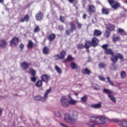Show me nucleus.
I'll return each mask as SVG.
<instances>
[{
  "label": "nucleus",
  "instance_id": "nucleus-1",
  "mask_svg": "<svg viewBox=\"0 0 127 127\" xmlns=\"http://www.w3.org/2000/svg\"><path fill=\"white\" fill-rule=\"evenodd\" d=\"M79 113L77 111H73L72 113V116L70 114H65L64 115V120L66 123L68 121H70L73 124H76L77 120H78V116Z\"/></svg>",
  "mask_w": 127,
  "mask_h": 127
},
{
  "label": "nucleus",
  "instance_id": "nucleus-2",
  "mask_svg": "<svg viewBox=\"0 0 127 127\" xmlns=\"http://www.w3.org/2000/svg\"><path fill=\"white\" fill-rule=\"evenodd\" d=\"M124 56L121 53H117L116 56L114 55L112 57H111L110 59L112 62L113 63L112 64V66H115V64L116 63H117V62H118L119 59L120 60H124Z\"/></svg>",
  "mask_w": 127,
  "mask_h": 127
},
{
  "label": "nucleus",
  "instance_id": "nucleus-3",
  "mask_svg": "<svg viewBox=\"0 0 127 127\" xmlns=\"http://www.w3.org/2000/svg\"><path fill=\"white\" fill-rule=\"evenodd\" d=\"M109 44H104L102 46V49L104 50V53L106 55H111V57L114 56L115 52L112 49H108Z\"/></svg>",
  "mask_w": 127,
  "mask_h": 127
},
{
  "label": "nucleus",
  "instance_id": "nucleus-4",
  "mask_svg": "<svg viewBox=\"0 0 127 127\" xmlns=\"http://www.w3.org/2000/svg\"><path fill=\"white\" fill-rule=\"evenodd\" d=\"M108 3H109L110 6L113 9H118L119 7H121V4L119 2H117V1L114 0H108Z\"/></svg>",
  "mask_w": 127,
  "mask_h": 127
},
{
  "label": "nucleus",
  "instance_id": "nucleus-5",
  "mask_svg": "<svg viewBox=\"0 0 127 127\" xmlns=\"http://www.w3.org/2000/svg\"><path fill=\"white\" fill-rule=\"evenodd\" d=\"M87 126L90 127H95L96 125H98V118L92 117L90 118V120L87 123Z\"/></svg>",
  "mask_w": 127,
  "mask_h": 127
},
{
  "label": "nucleus",
  "instance_id": "nucleus-6",
  "mask_svg": "<svg viewBox=\"0 0 127 127\" xmlns=\"http://www.w3.org/2000/svg\"><path fill=\"white\" fill-rule=\"evenodd\" d=\"M61 105L64 108L69 107V101L66 99V96H63L61 99Z\"/></svg>",
  "mask_w": 127,
  "mask_h": 127
},
{
  "label": "nucleus",
  "instance_id": "nucleus-7",
  "mask_svg": "<svg viewBox=\"0 0 127 127\" xmlns=\"http://www.w3.org/2000/svg\"><path fill=\"white\" fill-rule=\"evenodd\" d=\"M70 28L68 29V31L67 30L66 32H73L77 29V27L76 24H75V22L74 21H71L69 22Z\"/></svg>",
  "mask_w": 127,
  "mask_h": 127
},
{
  "label": "nucleus",
  "instance_id": "nucleus-8",
  "mask_svg": "<svg viewBox=\"0 0 127 127\" xmlns=\"http://www.w3.org/2000/svg\"><path fill=\"white\" fill-rule=\"evenodd\" d=\"M87 9L89 14H92V13L96 12V7L94 5H88Z\"/></svg>",
  "mask_w": 127,
  "mask_h": 127
},
{
  "label": "nucleus",
  "instance_id": "nucleus-9",
  "mask_svg": "<svg viewBox=\"0 0 127 127\" xmlns=\"http://www.w3.org/2000/svg\"><path fill=\"white\" fill-rule=\"evenodd\" d=\"M18 42H19V40L18 38L14 37L10 41V44L12 47H14L15 46H16L17 44H18Z\"/></svg>",
  "mask_w": 127,
  "mask_h": 127
},
{
  "label": "nucleus",
  "instance_id": "nucleus-10",
  "mask_svg": "<svg viewBox=\"0 0 127 127\" xmlns=\"http://www.w3.org/2000/svg\"><path fill=\"white\" fill-rule=\"evenodd\" d=\"M107 118L104 116H101L98 118V125H105L106 124Z\"/></svg>",
  "mask_w": 127,
  "mask_h": 127
},
{
  "label": "nucleus",
  "instance_id": "nucleus-11",
  "mask_svg": "<svg viewBox=\"0 0 127 127\" xmlns=\"http://www.w3.org/2000/svg\"><path fill=\"white\" fill-rule=\"evenodd\" d=\"M41 79L43 82H45V83H47L50 80V76L47 74H43L41 76Z\"/></svg>",
  "mask_w": 127,
  "mask_h": 127
},
{
  "label": "nucleus",
  "instance_id": "nucleus-12",
  "mask_svg": "<svg viewBox=\"0 0 127 127\" xmlns=\"http://www.w3.org/2000/svg\"><path fill=\"white\" fill-rule=\"evenodd\" d=\"M91 45L93 47H96L99 44V40L96 37H94L91 40Z\"/></svg>",
  "mask_w": 127,
  "mask_h": 127
},
{
  "label": "nucleus",
  "instance_id": "nucleus-13",
  "mask_svg": "<svg viewBox=\"0 0 127 127\" xmlns=\"http://www.w3.org/2000/svg\"><path fill=\"white\" fill-rule=\"evenodd\" d=\"M43 14L41 11H39L38 13L36 15V20H42L44 17Z\"/></svg>",
  "mask_w": 127,
  "mask_h": 127
},
{
  "label": "nucleus",
  "instance_id": "nucleus-14",
  "mask_svg": "<svg viewBox=\"0 0 127 127\" xmlns=\"http://www.w3.org/2000/svg\"><path fill=\"white\" fill-rule=\"evenodd\" d=\"M106 28L108 31H114L116 29V26L112 24H108L106 26Z\"/></svg>",
  "mask_w": 127,
  "mask_h": 127
},
{
  "label": "nucleus",
  "instance_id": "nucleus-15",
  "mask_svg": "<svg viewBox=\"0 0 127 127\" xmlns=\"http://www.w3.org/2000/svg\"><path fill=\"white\" fill-rule=\"evenodd\" d=\"M51 92V88H49V89L47 90L45 93L44 96L42 99V102H45L46 101V99L48 97V94Z\"/></svg>",
  "mask_w": 127,
  "mask_h": 127
},
{
  "label": "nucleus",
  "instance_id": "nucleus-16",
  "mask_svg": "<svg viewBox=\"0 0 127 127\" xmlns=\"http://www.w3.org/2000/svg\"><path fill=\"white\" fill-rule=\"evenodd\" d=\"M29 19H30L29 15H28V14H26L24 16V17L21 18L20 22H24L25 21H26V22H28V21H29Z\"/></svg>",
  "mask_w": 127,
  "mask_h": 127
},
{
  "label": "nucleus",
  "instance_id": "nucleus-17",
  "mask_svg": "<svg viewBox=\"0 0 127 127\" xmlns=\"http://www.w3.org/2000/svg\"><path fill=\"white\" fill-rule=\"evenodd\" d=\"M81 73L82 74H84L85 75H90V74H92V71L89 69L88 68H85L81 70Z\"/></svg>",
  "mask_w": 127,
  "mask_h": 127
},
{
  "label": "nucleus",
  "instance_id": "nucleus-18",
  "mask_svg": "<svg viewBox=\"0 0 127 127\" xmlns=\"http://www.w3.org/2000/svg\"><path fill=\"white\" fill-rule=\"evenodd\" d=\"M55 38H56V35L55 34H50L48 36V39L50 42L53 41Z\"/></svg>",
  "mask_w": 127,
  "mask_h": 127
},
{
  "label": "nucleus",
  "instance_id": "nucleus-19",
  "mask_svg": "<svg viewBox=\"0 0 127 127\" xmlns=\"http://www.w3.org/2000/svg\"><path fill=\"white\" fill-rule=\"evenodd\" d=\"M90 107L93 109H100V108H102V103H99L98 104H93L91 105Z\"/></svg>",
  "mask_w": 127,
  "mask_h": 127
},
{
  "label": "nucleus",
  "instance_id": "nucleus-20",
  "mask_svg": "<svg viewBox=\"0 0 127 127\" xmlns=\"http://www.w3.org/2000/svg\"><path fill=\"white\" fill-rule=\"evenodd\" d=\"M91 46H92V44L91 43V41H86L85 43V45H84L85 48L86 49H89V48H90V47H91Z\"/></svg>",
  "mask_w": 127,
  "mask_h": 127
},
{
  "label": "nucleus",
  "instance_id": "nucleus-21",
  "mask_svg": "<svg viewBox=\"0 0 127 127\" xmlns=\"http://www.w3.org/2000/svg\"><path fill=\"white\" fill-rule=\"evenodd\" d=\"M6 46V42L4 40H0V47L1 48H5V47Z\"/></svg>",
  "mask_w": 127,
  "mask_h": 127
},
{
  "label": "nucleus",
  "instance_id": "nucleus-22",
  "mask_svg": "<svg viewBox=\"0 0 127 127\" xmlns=\"http://www.w3.org/2000/svg\"><path fill=\"white\" fill-rule=\"evenodd\" d=\"M73 57H72V56L69 55L68 56L67 59L66 60H64L63 61L64 63H66V62H71L73 60Z\"/></svg>",
  "mask_w": 127,
  "mask_h": 127
},
{
  "label": "nucleus",
  "instance_id": "nucleus-23",
  "mask_svg": "<svg viewBox=\"0 0 127 127\" xmlns=\"http://www.w3.org/2000/svg\"><path fill=\"white\" fill-rule=\"evenodd\" d=\"M108 97L110 99V100H111L113 103H114L115 104L117 103V99H116V97L114 96V95L112 94H108Z\"/></svg>",
  "mask_w": 127,
  "mask_h": 127
},
{
  "label": "nucleus",
  "instance_id": "nucleus-24",
  "mask_svg": "<svg viewBox=\"0 0 127 127\" xmlns=\"http://www.w3.org/2000/svg\"><path fill=\"white\" fill-rule=\"evenodd\" d=\"M43 53L47 55L49 53V48L47 47H44L43 49Z\"/></svg>",
  "mask_w": 127,
  "mask_h": 127
},
{
  "label": "nucleus",
  "instance_id": "nucleus-25",
  "mask_svg": "<svg viewBox=\"0 0 127 127\" xmlns=\"http://www.w3.org/2000/svg\"><path fill=\"white\" fill-rule=\"evenodd\" d=\"M29 73L31 74V75H32V76H36V71H35V70H34L33 68H30L29 69Z\"/></svg>",
  "mask_w": 127,
  "mask_h": 127
},
{
  "label": "nucleus",
  "instance_id": "nucleus-26",
  "mask_svg": "<svg viewBox=\"0 0 127 127\" xmlns=\"http://www.w3.org/2000/svg\"><path fill=\"white\" fill-rule=\"evenodd\" d=\"M21 66L23 70H26L28 69V64L25 62H23L21 64Z\"/></svg>",
  "mask_w": 127,
  "mask_h": 127
},
{
  "label": "nucleus",
  "instance_id": "nucleus-27",
  "mask_svg": "<svg viewBox=\"0 0 127 127\" xmlns=\"http://www.w3.org/2000/svg\"><path fill=\"white\" fill-rule=\"evenodd\" d=\"M66 55V52H65V51H62L60 53V56L61 59H64V58L65 57V56Z\"/></svg>",
  "mask_w": 127,
  "mask_h": 127
},
{
  "label": "nucleus",
  "instance_id": "nucleus-28",
  "mask_svg": "<svg viewBox=\"0 0 127 127\" xmlns=\"http://www.w3.org/2000/svg\"><path fill=\"white\" fill-rule=\"evenodd\" d=\"M120 75L122 79H126L127 78V72L125 71H121Z\"/></svg>",
  "mask_w": 127,
  "mask_h": 127
},
{
  "label": "nucleus",
  "instance_id": "nucleus-29",
  "mask_svg": "<svg viewBox=\"0 0 127 127\" xmlns=\"http://www.w3.org/2000/svg\"><path fill=\"white\" fill-rule=\"evenodd\" d=\"M70 67L72 70H75L77 68V64L74 62H71L70 64Z\"/></svg>",
  "mask_w": 127,
  "mask_h": 127
},
{
  "label": "nucleus",
  "instance_id": "nucleus-30",
  "mask_svg": "<svg viewBox=\"0 0 127 127\" xmlns=\"http://www.w3.org/2000/svg\"><path fill=\"white\" fill-rule=\"evenodd\" d=\"M55 69L57 70V72H58V74H62V70L58 65H55Z\"/></svg>",
  "mask_w": 127,
  "mask_h": 127
},
{
  "label": "nucleus",
  "instance_id": "nucleus-31",
  "mask_svg": "<svg viewBox=\"0 0 127 127\" xmlns=\"http://www.w3.org/2000/svg\"><path fill=\"white\" fill-rule=\"evenodd\" d=\"M103 92L104 93H105L106 94H109V95H111V94H114V92H113V91L112 90H110L108 89H106L105 88L103 90Z\"/></svg>",
  "mask_w": 127,
  "mask_h": 127
},
{
  "label": "nucleus",
  "instance_id": "nucleus-32",
  "mask_svg": "<svg viewBox=\"0 0 127 127\" xmlns=\"http://www.w3.org/2000/svg\"><path fill=\"white\" fill-rule=\"evenodd\" d=\"M42 99H43V97H41L40 95H37L34 97V99L35 101H40V100L42 102Z\"/></svg>",
  "mask_w": 127,
  "mask_h": 127
},
{
  "label": "nucleus",
  "instance_id": "nucleus-33",
  "mask_svg": "<svg viewBox=\"0 0 127 127\" xmlns=\"http://www.w3.org/2000/svg\"><path fill=\"white\" fill-rule=\"evenodd\" d=\"M87 99H88V96L87 95H84L81 98L80 101L82 103H85V102H87Z\"/></svg>",
  "mask_w": 127,
  "mask_h": 127
},
{
  "label": "nucleus",
  "instance_id": "nucleus-34",
  "mask_svg": "<svg viewBox=\"0 0 127 127\" xmlns=\"http://www.w3.org/2000/svg\"><path fill=\"white\" fill-rule=\"evenodd\" d=\"M76 103H77V101H76V100L72 99H70V100L68 101V106H70V104L75 105Z\"/></svg>",
  "mask_w": 127,
  "mask_h": 127
},
{
  "label": "nucleus",
  "instance_id": "nucleus-35",
  "mask_svg": "<svg viewBox=\"0 0 127 127\" xmlns=\"http://www.w3.org/2000/svg\"><path fill=\"white\" fill-rule=\"evenodd\" d=\"M40 27H39L38 25H36L34 29V32H40Z\"/></svg>",
  "mask_w": 127,
  "mask_h": 127
},
{
  "label": "nucleus",
  "instance_id": "nucleus-36",
  "mask_svg": "<svg viewBox=\"0 0 127 127\" xmlns=\"http://www.w3.org/2000/svg\"><path fill=\"white\" fill-rule=\"evenodd\" d=\"M107 66V64H104V63H100L98 64V67L100 68L101 69L103 68H105Z\"/></svg>",
  "mask_w": 127,
  "mask_h": 127
},
{
  "label": "nucleus",
  "instance_id": "nucleus-37",
  "mask_svg": "<svg viewBox=\"0 0 127 127\" xmlns=\"http://www.w3.org/2000/svg\"><path fill=\"white\" fill-rule=\"evenodd\" d=\"M116 35H114V36L113 37V41L114 42H117V41H119V40H120V39H121V38L120 37V36H117L115 37Z\"/></svg>",
  "mask_w": 127,
  "mask_h": 127
},
{
  "label": "nucleus",
  "instance_id": "nucleus-38",
  "mask_svg": "<svg viewBox=\"0 0 127 127\" xmlns=\"http://www.w3.org/2000/svg\"><path fill=\"white\" fill-rule=\"evenodd\" d=\"M36 87L40 88V87L42 86V81L38 80L36 83Z\"/></svg>",
  "mask_w": 127,
  "mask_h": 127
},
{
  "label": "nucleus",
  "instance_id": "nucleus-39",
  "mask_svg": "<svg viewBox=\"0 0 127 127\" xmlns=\"http://www.w3.org/2000/svg\"><path fill=\"white\" fill-rule=\"evenodd\" d=\"M102 13L103 14H106L108 15L109 14V11L108 10V9L105 8H103L102 9Z\"/></svg>",
  "mask_w": 127,
  "mask_h": 127
},
{
  "label": "nucleus",
  "instance_id": "nucleus-40",
  "mask_svg": "<svg viewBox=\"0 0 127 127\" xmlns=\"http://www.w3.org/2000/svg\"><path fill=\"white\" fill-rule=\"evenodd\" d=\"M28 48H32L33 47V43H32V41H29V42L27 45Z\"/></svg>",
  "mask_w": 127,
  "mask_h": 127
},
{
  "label": "nucleus",
  "instance_id": "nucleus-41",
  "mask_svg": "<svg viewBox=\"0 0 127 127\" xmlns=\"http://www.w3.org/2000/svg\"><path fill=\"white\" fill-rule=\"evenodd\" d=\"M76 23L77 26V28L78 29H81V28H82V27L83 26V25L81 23L79 22L78 21H76Z\"/></svg>",
  "mask_w": 127,
  "mask_h": 127
},
{
  "label": "nucleus",
  "instance_id": "nucleus-42",
  "mask_svg": "<svg viewBox=\"0 0 127 127\" xmlns=\"http://www.w3.org/2000/svg\"><path fill=\"white\" fill-rule=\"evenodd\" d=\"M107 81H108V83L110 84V85H111V86H115L114 82H113V81L111 80L109 77H107Z\"/></svg>",
  "mask_w": 127,
  "mask_h": 127
},
{
  "label": "nucleus",
  "instance_id": "nucleus-43",
  "mask_svg": "<svg viewBox=\"0 0 127 127\" xmlns=\"http://www.w3.org/2000/svg\"><path fill=\"white\" fill-rule=\"evenodd\" d=\"M77 47L78 49H83V48L85 47V46H84L83 44H78L77 45Z\"/></svg>",
  "mask_w": 127,
  "mask_h": 127
},
{
  "label": "nucleus",
  "instance_id": "nucleus-44",
  "mask_svg": "<svg viewBox=\"0 0 127 127\" xmlns=\"http://www.w3.org/2000/svg\"><path fill=\"white\" fill-rule=\"evenodd\" d=\"M60 20L61 21V22L64 23V22H65V17L62 16H60Z\"/></svg>",
  "mask_w": 127,
  "mask_h": 127
},
{
  "label": "nucleus",
  "instance_id": "nucleus-45",
  "mask_svg": "<svg viewBox=\"0 0 127 127\" xmlns=\"http://www.w3.org/2000/svg\"><path fill=\"white\" fill-rule=\"evenodd\" d=\"M36 76H33L32 77H31V81L32 82H36V80H37V78L35 77Z\"/></svg>",
  "mask_w": 127,
  "mask_h": 127
},
{
  "label": "nucleus",
  "instance_id": "nucleus-46",
  "mask_svg": "<svg viewBox=\"0 0 127 127\" xmlns=\"http://www.w3.org/2000/svg\"><path fill=\"white\" fill-rule=\"evenodd\" d=\"M55 116L57 117L58 118H60L61 117V114L59 112H56L55 113Z\"/></svg>",
  "mask_w": 127,
  "mask_h": 127
},
{
  "label": "nucleus",
  "instance_id": "nucleus-47",
  "mask_svg": "<svg viewBox=\"0 0 127 127\" xmlns=\"http://www.w3.org/2000/svg\"><path fill=\"white\" fill-rule=\"evenodd\" d=\"M54 57L57 60H59V59H61V57H60V55H56L54 56Z\"/></svg>",
  "mask_w": 127,
  "mask_h": 127
},
{
  "label": "nucleus",
  "instance_id": "nucleus-48",
  "mask_svg": "<svg viewBox=\"0 0 127 127\" xmlns=\"http://www.w3.org/2000/svg\"><path fill=\"white\" fill-rule=\"evenodd\" d=\"M110 35H111V33L110 32H106L104 33V36L107 38L110 37Z\"/></svg>",
  "mask_w": 127,
  "mask_h": 127
},
{
  "label": "nucleus",
  "instance_id": "nucleus-49",
  "mask_svg": "<svg viewBox=\"0 0 127 127\" xmlns=\"http://www.w3.org/2000/svg\"><path fill=\"white\" fill-rule=\"evenodd\" d=\"M102 34V32H94V36H100Z\"/></svg>",
  "mask_w": 127,
  "mask_h": 127
},
{
  "label": "nucleus",
  "instance_id": "nucleus-50",
  "mask_svg": "<svg viewBox=\"0 0 127 127\" xmlns=\"http://www.w3.org/2000/svg\"><path fill=\"white\" fill-rule=\"evenodd\" d=\"M122 127H127V121H124L122 122Z\"/></svg>",
  "mask_w": 127,
  "mask_h": 127
},
{
  "label": "nucleus",
  "instance_id": "nucleus-51",
  "mask_svg": "<svg viewBox=\"0 0 127 127\" xmlns=\"http://www.w3.org/2000/svg\"><path fill=\"white\" fill-rule=\"evenodd\" d=\"M111 122H113V123H119L120 120L119 119H112L111 120Z\"/></svg>",
  "mask_w": 127,
  "mask_h": 127
},
{
  "label": "nucleus",
  "instance_id": "nucleus-52",
  "mask_svg": "<svg viewBox=\"0 0 127 127\" xmlns=\"http://www.w3.org/2000/svg\"><path fill=\"white\" fill-rule=\"evenodd\" d=\"M99 78L101 81H105L106 80V78L102 75L99 76Z\"/></svg>",
  "mask_w": 127,
  "mask_h": 127
},
{
  "label": "nucleus",
  "instance_id": "nucleus-53",
  "mask_svg": "<svg viewBox=\"0 0 127 127\" xmlns=\"http://www.w3.org/2000/svg\"><path fill=\"white\" fill-rule=\"evenodd\" d=\"M19 47L21 51H22V49L24 48V45H23V44H20L19 45Z\"/></svg>",
  "mask_w": 127,
  "mask_h": 127
},
{
  "label": "nucleus",
  "instance_id": "nucleus-54",
  "mask_svg": "<svg viewBox=\"0 0 127 127\" xmlns=\"http://www.w3.org/2000/svg\"><path fill=\"white\" fill-rule=\"evenodd\" d=\"M75 69H76V72H80V71L81 70V68L80 67V66L77 65L76 66Z\"/></svg>",
  "mask_w": 127,
  "mask_h": 127
},
{
  "label": "nucleus",
  "instance_id": "nucleus-55",
  "mask_svg": "<svg viewBox=\"0 0 127 127\" xmlns=\"http://www.w3.org/2000/svg\"><path fill=\"white\" fill-rule=\"evenodd\" d=\"M93 88L94 90H100V87H99L98 86H93Z\"/></svg>",
  "mask_w": 127,
  "mask_h": 127
},
{
  "label": "nucleus",
  "instance_id": "nucleus-56",
  "mask_svg": "<svg viewBox=\"0 0 127 127\" xmlns=\"http://www.w3.org/2000/svg\"><path fill=\"white\" fill-rule=\"evenodd\" d=\"M118 32H125V30H124L122 28H118Z\"/></svg>",
  "mask_w": 127,
  "mask_h": 127
},
{
  "label": "nucleus",
  "instance_id": "nucleus-57",
  "mask_svg": "<svg viewBox=\"0 0 127 127\" xmlns=\"http://www.w3.org/2000/svg\"><path fill=\"white\" fill-rule=\"evenodd\" d=\"M119 35H127V34L126 32H120Z\"/></svg>",
  "mask_w": 127,
  "mask_h": 127
},
{
  "label": "nucleus",
  "instance_id": "nucleus-58",
  "mask_svg": "<svg viewBox=\"0 0 127 127\" xmlns=\"http://www.w3.org/2000/svg\"><path fill=\"white\" fill-rule=\"evenodd\" d=\"M82 18L83 19H86V18H87V14H83V16H82Z\"/></svg>",
  "mask_w": 127,
  "mask_h": 127
},
{
  "label": "nucleus",
  "instance_id": "nucleus-59",
  "mask_svg": "<svg viewBox=\"0 0 127 127\" xmlns=\"http://www.w3.org/2000/svg\"><path fill=\"white\" fill-rule=\"evenodd\" d=\"M59 28L60 30H63L64 29V27L62 25L59 26Z\"/></svg>",
  "mask_w": 127,
  "mask_h": 127
},
{
  "label": "nucleus",
  "instance_id": "nucleus-60",
  "mask_svg": "<svg viewBox=\"0 0 127 127\" xmlns=\"http://www.w3.org/2000/svg\"><path fill=\"white\" fill-rule=\"evenodd\" d=\"M70 3H73V1H75V0H68Z\"/></svg>",
  "mask_w": 127,
  "mask_h": 127
},
{
  "label": "nucleus",
  "instance_id": "nucleus-61",
  "mask_svg": "<svg viewBox=\"0 0 127 127\" xmlns=\"http://www.w3.org/2000/svg\"><path fill=\"white\" fill-rule=\"evenodd\" d=\"M94 32H101V31L99 30H95Z\"/></svg>",
  "mask_w": 127,
  "mask_h": 127
},
{
  "label": "nucleus",
  "instance_id": "nucleus-62",
  "mask_svg": "<svg viewBox=\"0 0 127 127\" xmlns=\"http://www.w3.org/2000/svg\"><path fill=\"white\" fill-rule=\"evenodd\" d=\"M75 96H78L79 95V93L74 92Z\"/></svg>",
  "mask_w": 127,
  "mask_h": 127
},
{
  "label": "nucleus",
  "instance_id": "nucleus-63",
  "mask_svg": "<svg viewBox=\"0 0 127 127\" xmlns=\"http://www.w3.org/2000/svg\"><path fill=\"white\" fill-rule=\"evenodd\" d=\"M2 113V110H1V109H0V116L1 115V113Z\"/></svg>",
  "mask_w": 127,
  "mask_h": 127
},
{
  "label": "nucleus",
  "instance_id": "nucleus-64",
  "mask_svg": "<svg viewBox=\"0 0 127 127\" xmlns=\"http://www.w3.org/2000/svg\"><path fill=\"white\" fill-rule=\"evenodd\" d=\"M3 0H0V3H3Z\"/></svg>",
  "mask_w": 127,
  "mask_h": 127
}]
</instances>
